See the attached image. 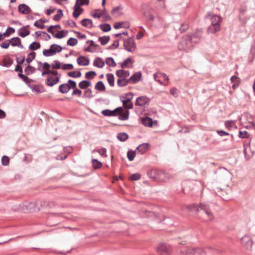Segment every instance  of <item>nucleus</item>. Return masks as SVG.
<instances>
[{
	"label": "nucleus",
	"instance_id": "obj_36",
	"mask_svg": "<svg viewBox=\"0 0 255 255\" xmlns=\"http://www.w3.org/2000/svg\"><path fill=\"white\" fill-rule=\"evenodd\" d=\"M107 77V81L108 82L109 84L111 87H114L115 86V77L112 73H108L106 75Z\"/></svg>",
	"mask_w": 255,
	"mask_h": 255
},
{
	"label": "nucleus",
	"instance_id": "obj_21",
	"mask_svg": "<svg viewBox=\"0 0 255 255\" xmlns=\"http://www.w3.org/2000/svg\"><path fill=\"white\" fill-rule=\"evenodd\" d=\"M169 179V175L162 171H160L158 182H166Z\"/></svg>",
	"mask_w": 255,
	"mask_h": 255
},
{
	"label": "nucleus",
	"instance_id": "obj_16",
	"mask_svg": "<svg viewBox=\"0 0 255 255\" xmlns=\"http://www.w3.org/2000/svg\"><path fill=\"white\" fill-rule=\"evenodd\" d=\"M55 46H56V44H53L50 46L49 49H44L42 52L43 55L46 57H49L56 54V51L53 50V47Z\"/></svg>",
	"mask_w": 255,
	"mask_h": 255
},
{
	"label": "nucleus",
	"instance_id": "obj_39",
	"mask_svg": "<svg viewBox=\"0 0 255 255\" xmlns=\"http://www.w3.org/2000/svg\"><path fill=\"white\" fill-rule=\"evenodd\" d=\"M95 89L100 91H104L106 90V87L103 83V82L101 81L98 82L95 86Z\"/></svg>",
	"mask_w": 255,
	"mask_h": 255
},
{
	"label": "nucleus",
	"instance_id": "obj_43",
	"mask_svg": "<svg viewBox=\"0 0 255 255\" xmlns=\"http://www.w3.org/2000/svg\"><path fill=\"white\" fill-rule=\"evenodd\" d=\"M41 46L40 43L34 41L31 43L28 48L30 50H35L39 49Z\"/></svg>",
	"mask_w": 255,
	"mask_h": 255
},
{
	"label": "nucleus",
	"instance_id": "obj_64",
	"mask_svg": "<svg viewBox=\"0 0 255 255\" xmlns=\"http://www.w3.org/2000/svg\"><path fill=\"white\" fill-rule=\"evenodd\" d=\"M204 253V251L199 248H195L194 252H193V255H201Z\"/></svg>",
	"mask_w": 255,
	"mask_h": 255
},
{
	"label": "nucleus",
	"instance_id": "obj_59",
	"mask_svg": "<svg viewBox=\"0 0 255 255\" xmlns=\"http://www.w3.org/2000/svg\"><path fill=\"white\" fill-rule=\"evenodd\" d=\"M140 178L141 175L138 173L132 174L129 177V179L132 181L138 180Z\"/></svg>",
	"mask_w": 255,
	"mask_h": 255
},
{
	"label": "nucleus",
	"instance_id": "obj_17",
	"mask_svg": "<svg viewBox=\"0 0 255 255\" xmlns=\"http://www.w3.org/2000/svg\"><path fill=\"white\" fill-rule=\"evenodd\" d=\"M130 26L129 23L128 21H121L115 23L114 27L115 29H119L121 28H128Z\"/></svg>",
	"mask_w": 255,
	"mask_h": 255
},
{
	"label": "nucleus",
	"instance_id": "obj_1",
	"mask_svg": "<svg viewBox=\"0 0 255 255\" xmlns=\"http://www.w3.org/2000/svg\"><path fill=\"white\" fill-rule=\"evenodd\" d=\"M187 208L191 212L196 214L200 213L201 215H203L204 220L207 221H212L214 219V215L210 208L209 205L206 203L193 204L188 205Z\"/></svg>",
	"mask_w": 255,
	"mask_h": 255
},
{
	"label": "nucleus",
	"instance_id": "obj_29",
	"mask_svg": "<svg viewBox=\"0 0 255 255\" xmlns=\"http://www.w3.org/2000/svg\"><path fill=\"white\" fill-rule=\"evenodd\" d=\"M105 64V62L100 57L96 58L93 62L94 66L97 67L98 68H103Z\"/></svg>",
	"mask_w": 255,
	"mask_h": 255
},
{
	"label": "nucleus",
	"instance_id": "obj_56",
	"mask_svg": "<svg viewBox=\"0 0 255 255\" xmlns=\"http://www.w3.org/2000/svg\"><path fill=\"white\" fill-rule=\"evenodd\" d=\"M96 151L98 153H99L101 156L106 157V152H107V149L105 148H102L98 149H95L93 150V152Z\"/></svg>",
	"mask_w": 255,
	"mask_h": 255
},
{
	"label": "nucleus",
	"instance_id": "obj_2",
	"mask_svg": "<svg viewBox=\"0 0 255 255\" xmlns=\"http://www.w3.org/2000/svg\"><path fill=\"white\" fill-rule=\"evenodd\" d=\"M222 22L221 17L217 15H213L211 18V25L208 28L209 33H215L220 30Z\"/></svg>",
	"mask_w": 255,
	"mask_h": 255
},
{
	"label": "nucleus",
	"instance_id": "obj_60",
	"mask_svg": "<svg viewBox=\"0 0 255 255\" xmlns=\"http://www.w3.org/2000/svg\"><path fill=\"white\" fill-rule=\"evenodd\" d=\"M9 159L8 156H3L1 158L2 164L4 166H6L9 164Z\"/></svg>",
	"mask_w": 255,
	"mask_h": 255
},
{
	"label": "nucleus",
	"instance_id": "obj_23",
	"mask_svg": "<svg viewBox=\"0 0 255 255\" xmlns=\"http://www.w3.org/2000/svg\"><path fill=\"white\" fill-rule=\"evenodd\" d=\"M27 25L26 26H23L18 29V35L22 37H25V36L28 35L30 34V31L26 29V27H28Z\"/></svg>",
	"mask_w": 255,
	"mask_h": 255
},
{
	"label": "nucleus",
	"instance_id": "obj_57",
	"mask_svg": "<svg viewBox=\"0 0 255 255\" xmlns=\"http://www.w3.org/2000/svg\"><path fill=\"white\" fill-rule=\"evenodd\" d=\"M96 75L95 71H89L86 73L85 77L86 79H93Z\"/></svg>",
	"mask_w": 255,
	"mask_h": 255
},
{
	"label": "nucleus",
	"instance_id": "obj_46",
	"mask_svg": "<svg viewBox=\"0 0 255 255\" xmlns=\"http://www.w3.org/2000/svg\"><path fill=\"white\" fill-rule=\"evenodd\" d=\"M35 56L36 53L35 52H31L29 53L27 58L25 60L28 64H29L35 58Z\"/></svg>",
	"mask_w": 255,
	"mask_h": 255
},
{
	"label": "nucleus",
	"instance_id": "obj_49",
	"mask_svg": "<svg viewBox=\"0 0 255 255\" xmlns=\"http://www.w3.org/2000/svg\"><path fill=\"white\" fill-rule=\"evenodd\" d=\"M81 74L80 71H71L67 73L69 77L72 78H79L81 76Z\"/></svg>",
	"mask_w": 255,
	"mask_h": 255
},
{
	"label": "nucleus",
	"instance_id": "obj_40",
	"mask_svg": "<svg viewBox=\"0 0 255 255\" xmlns=\"http://www.w3.org/2000/svg\"><path fill=\"white\" fill-rule=\"evenodd\" d=\"M98 40L102 45H105L110 41V36H101L99 37Z\"/></svg>",
	"mask_w": 255,
	"mask_h": 255
},
{
	"label": "nucleus",
	"instance_id": "obj_30",
	"mask_svg": "<svg viewBox=\"0 0 255 255\" xmlns=\"http://www.w3.org/2000/svg\"><path fill=\"white\" fill-rule=\"evenodd\" d=\"M129 112L128 110H126L124 112H123V111H120L119 112V119L121 121H126L128 120L129 118Z\"/></svg>",
	"mask_w": 255,
	"mask_h": 255
},
{
	"label": "nucleus",
	"instance_id": "obj_24",
	"mask_svg": "<svg viewBox=\"0 0 255 255\" xmlns=\"http://www.w3.org/2000/svg\"><path fill=\"white\" fill-rule=\"evenodd\" d=\"M13 60L8 56H4L2 61V65L4 67H9L13 63Z\"/></svg>",
	"mask_w": 255,
	"mask_h": 255
},
{
	"label": "nucleus",
	"instance_id": "obj_51",
	"mask_svg": "<svg viewBox=\"0 0 255 255\" xmlns=\"http://www.w3.org/2000/svg\"><path fill=\"white\" fill-rule=\"evenodd\" d=\"M78 43V40L75 38H70L67 42L68 45L74 46L76 45Z\"/></svg>",
	"mask_w": 255,
	"mask_h": 255
},
{
	"label": "nucleus",
	"instance_id": "obj_58",
	"mask_svg": "<svg viewBox=\"0 0 255 255\" xmlns=\"http://www.w3.org/2000/svg\"><path fill=\"white\" fill-rule=\"evenodd\" d=\"M88 98H91L93 97L92 95V92L91 89H88L84 92V94L83 96Z\"/></svg>",
	"mask_w": 255,
	"mask_h": 255
},
{
	"label": "nucleus",
	"instance_id": "obj_14",
	"mask_svg": "<svg viewBox=\"0 0 255 255\" xmlns=\"http://www.w3.org/2000/svg\"><path fill=\"white\" fill-rule=\"evenodd\" d=\"M116 75L119 77V79H127L129 75V72L123 69L118 70L116 71Z\"/></svg>",
	"mask_w": 255,
	"mask_h": 255
},
{
	"label": "nucleus",
	"instance_id": "obj_9",
	"mask_svg": "<svg viewBox=\"0 0 255 255\" xmlns=\"http://www.w3.org/2000/svg\"><path fill=\"white\" fill-rule=\"evenodd\" d=\"M160 170L157 169H152L147 171V175L151 180L157 181Z\"/></svg>",
	"mask_w": 255,
	"mask_h": 255
},
{
	"label": "nucleus",
	"instance_id": "obj_4",
	"mask_svg": "<svg viewBox=\"0 0 255 255\" xmlns=\"http://www.w3.org/2000/svg\"><path fill=\"white\" fill-rule=\"evenodd\" d=\"M157 251L161 255H170L172 252V249L169 245L161 244L157 247Z\"/></svg>",
	"mask_w": 255,
	"mask_h": 255
},
{
	"label": "nucleus",
	"instance_id": "obj_20",
	"mask_svg": "<svg viewBox=\"0 0 255 255\" xmlns=\"http://www.w3.org/2000/svg\"><path fill=\"white\" fill-rule=\"evenodd\" d=\"M77 62L79 65L87 66L89 65L90 61L85 56H81L77 59Z\"/></svg>",
	"mask_w": 255,
	"mask_h": 255
},
{
	"label": "nucleus",
	"instance_id": "obj_53",
	"mask_svg": "<svg viewBox=\"0 0 255 255\" xmlns=\"http://www.w3.org/2000/svg\"><path fill=\"white\" fill-rule=\"evenodd\" d=\"M18 76L19 78H20L26 84H28L30 83V81H31V80L30 79H29V78L23 75L22 73H18Z\"/></svg>",
	"mask_w": 255,
	"mask_h": 255
},
{
	"label": "nucleus",
	"instance_id": "obj_63",
	"mask_svg": "<svg viewBox=\"0 0 255 255\" xmlns=\"http://www.w3.org/2000/svg\"><path fill=\"white\" fill-rule=\"evenodd\" d=\"M119 45V40H115L113 44L108 47V49H116L118 47Z\"/></svg>",
	"mask_w": 255,
	"mask_h": 255
},
{
	"label": "nucleus",
	"instance_id": "obj_34",
	"mask_svg": "<svg viewBox=\"0 0 255 255\" xmlns=\"http://www.w3.org/2000/svg\"><path fill=\"white\" fill-rule=\"evenodd\" d=\"M132 63L133 61L132 59L128 57L126 58L125 60H124V61L122 63H121V66L122 68L130 67L131 66L128 65V64H132Z\"/></svg>",
	"mask_w": 255,
	"mask_h": 255
},
{
	"label": "nucleus",
	"instance_id": "obj_35",
	"mask_svg": "<svg viewBox=\"0 0 255 255\" xmlns=\"http://www.w3.org/2000/svg\"><path fill=\"white\" fill-rule=\"evenodd\" d=\"M129 83L128 79H118L117 80V85L120 87L126 86Z\"/></svg>",
	"mask_w": 255,
	"mask_h": 255
},
{
	"label": "nucleus",
	"instance_id": "obj_45",
	"mask_svg": "<svg viewBox=\"0 0 255 255\" xmlns=\"http://www.w3.org/2000/svg\"><path fill=\"white\" fill-rule=\"evenodd\" d=\"M105 62L108 66L110 67H114L117 65L116 63L112 57L107 58Z\"/></svg>",
	"mask_w": 255,
	"mask_h": 255
},
{
	"label": "nucleus",
	"instance_id": "obj_5",
	"mask_svg": "<svg viewBox=\"0 0 255 255\" xmlns=\"http://www.w3.org/2000/svg\"><path fill=\"white\" fill-rule=\"evenodd\" d=\"M124 48L129 52H133L136 48L135 43L132 38H129L127 40H124Z\"/></svg>",
	"mask_w": 255,
	"mask_h": 255
},
{
	"label": "nucleus",
	"instance_id": "obj_22",
	"mask_svg": "<svg viewBox=\"0 0 255 255\" xmlns=\"http://www.w3.org/2000/svg\"><path fill=\"white\" fill-rule=\"evenodd\" d=\"M141 76V74L140 72L134 73L128 79L130 83L133 84L136 83L139 81Z\"/></svg>",
	"mask_w": 255,
	"mask_h": 255
},
{
	"label": "nucleus",
	"instance_id": "obj_26",
	"mask_svg": "<svg viewBox=\"0 0 255 255\" xmlns=\"http://www.w3.org/2000/svg\"><path fill=\"white\" fill-rule=\"evenodd\" d=\"M81 24L82 26L89 28L94 27L92 20L88 18H85L82 19L81 21Z\"/></svg>",
	"mask_w": 255,
	"mask_h": 255
},
{
	"label": "nucleus",
	"instance_id": "obj_44",
	"mask_svg": "<svg viewBox=\"0 0 255 255\" xmlns=\"http://www.w3.org/2000/svg\"><path fill=\"white\" fill-rule=\"evenodd\" d=\"M90 0H76L74 5L81 7V6L89 4Z\"/></svg>",
	"mask_w": 255,
	"mask_h": 255
},
{
	"label": "nucleus",
	"instance_id": "obj_31",
	"mask_svg": "<svg viewBox=\"0 0 255 255\" xmlns=\"http://www.w3.org/2000/svg\"><path fill=\"white\" fill-rule=\"evenodd\" d=\"M148 146V143H143L138 145L136 148V150L141 154H143L146 151Z\"/></svg>",
	"mask_w": 255,
	"mask_h": 255
},
{
	"label": "nucleus",
	"instance_id": "obj_32",
	"mask_svg": "<svg viewBox=\"0 0 255 255\" xmlns=\"http://www.w3.org/2000/svg\"><path fill=\"white\" fill-rule=\"evenodd\" d=\"M74 11L73 12V16L75 18H78L81 13L83 11V8L81 7L74 5L73 7Z\"/></svg>",
	"mask_w": 255,
	"mask_h": 255
},
{
	"label": "nucleus",
	"instance_id": "obj_27",
	"mask_svg": "<svg viewBox=\"0 0 255 255\" xmlns=\"http://www.w3.org/2000/svg\"><path fill=\"white\" fill-rule=\"evenodd\" d=\"M122 8V6L120 5L115 7L112 10L111 13L115 16L118 17L123 14V12L121 11Z\"/></svg>",
	"mask_w": 255,
	"mask_h": 255
},
{
	"label": "nucleus",
	"instance_id": "obj_6",
	"mask_svg": "<svg viewBox=\"0 0 255 255\" xmlns=\"http://www.w3.org/2000/svg\"><path fill=\"white\" fill-rule=\"evenodd\" d=\"M202 30L197 29L195 32H193L192 34H188L192 41V43H198L202 38Z\"/></svg>",
	"mask_w": 255,
	"mask_h": 255
},
{
	"label": "nucleus",
	"instance_id": "obj_15",
	"mask_svg": "<svg viewBox=\"0 0 255 255\" xmlns=\"http://www.w3.org/2000/svg\"><path fill=\"white\" fill-rule=\"evenodd\" d=\"M158 77H161L167 81L169 80V78L166 74L161 72L155 73L154 74V78L155 81L158 82L161 85H163V83L160 79H158Z\"/></svg>",
	"mask_w": 255,
	"mask_h": 255
},
{
	"label": "nucleus",
	"instance_id": "obj_12",
	"mask_svg": "<svg viewBox=\"0 0 255 255\" xmlns=\"http://www.w3.org/2000/svg\"><path fill=\"white\" fill-rule=\"evenodd\" d=\"M24 212H33L36 210V203L34 202H30L26 205H24L22 207Z\"/></svg>",
	"mask_w": 255,
	"mask_h": 255
},
{
	"label": "nucleus",
	"instance_id": "obj_10",
	"mask_svg": "<svg viewBox=\"0 0 255 255\" xmlns=\"http://www.w3.org/2000/svg\"><path fill=\"white\" fill-rule=\"evenodd\" d=\"M18 11L23 14H27L31 12L30 8L25 4H20L18 6Z\"/></svg>",
	"mask_w": 255,
	"mask_h": 255
},
{
	"label": "nucleus",
	"instance_id": "obj_52",
	"mask_svg": "<svg viewBox=\"0 0 255 255\" xmlns=\"http://www.w3.org/2000/svg\"><path fill=\"white\" fill-rule=\"evenodd\" d=\"M63 11L59 9L58 10V13L54 16L53 19L56 21H59L63 16Z\"/></svg>",
	"mask_w": 255,
	"mask_h": 255
},
{
	"label": "nucleus",
	"instance_id": "obj_18",
	"mask_svg": "<svg viewBox=\"0 0 255 255\" xmlns=\"http://www.w3.org/2000/svg\"><path fill=\"white\" fill-rule=\"evenodd\" d=\"M144 17L146 18V20L148 21V22L152 24L153 22L154 21L155 17L153 13V11L151 10L149 12H144Z\"/></svg>",
	"mask_w": 255,
	"mask_h": 255
},
{
	"label": "nucleus",
	"instance_id": "obj_38",
	"mask_svg": "<svg viewBox=\"0 0 255 255\" xmlns=\"http://www.w3.org/2000/svg\"><path fill=\"white\" fill-rule=\"evenodd\" d=\"M117 138L121 141H125L128 138V134L126 132H121L117 134Z\"/></svg>",
	"mask_w": 255,
	"mask_h": 255
},
{
	"label": "nucleus",
	"instance_id": "obj_7",
	"mask_svg": "<svg viewBox=\"0 0 255 255\" xmlns=\"http://www.w3.org/2000/svg\"><path fill=\"white\" fill-rule=\"evenodd\" d=\"M242 245L247 250L252 249L253 242L249 236L245 235L241 239Z\"/></svg>",
	"mask_w": 255,
	"mask_h": 255
},
{
	"label": "nucleus",
	"instance_id": "obj_62",
	"mask_svg": "<svg viewBox=\"0 0 255 255\" xmlns=\"http://www.w3.org/2000/svg\"><path fill=\"white\" fill-rule=\"evenodd\" d=\"M101 11V9H96L94 10V13H93L92 14V16L95 18H100L102 17V14H100V13H98V12H99Z\"/></svg>",
	"mask_w": 255,
	"mask_h": 255
},
{
	"label": "nucleus",
	"instance_id": "obj_54",
	"mask_svg": "<svg viewBox=\"0 0 255 255\" xmlns=\"http://www.w3.org/2000/svg\"><path fill=\"white\" fill-rule=\"evenodd\" d=\"M135 155V151L132 150H129L127 153V157L128 158V159L129 161H132L134 159Z\"/></svg>",
	"mask_w": 255,
	"mask_h": 255
},
{
	"label": "nucleus",
	"instance_id": "obj_8",
	"mask_svg": "<svg viewBox=\"0 0 255 255\" xmlns=\"http://www.w3.org/2000/svg\"><path fill=\"white\" fill-rule=\"evenodd\" d=\"M126 96H130V98H127L126 100H121L123 106L125 108L127 109H131L133 108V104L130 102L133 98V94L132 93L129 92L126 94Z\"/></svg>",
	"mask_w": 255,
	"mask_h": 255
},
{
	"label": "nucleus",
	"instance_id": "obj_55",
	"mask_svg": "<svg viewBox=\"0 0 255 255\" xmlns=\"http://www.w3.org/2000/svg\"><path fill=\"white\" fill-rule=\"evenodd\" d=\"M123 111V108L122 107H118L115 110L111 111V116H114L116 117L117 116H119V113L118 112L122 111Z\"/></svg>",
	"mask_w": 255,
	"mask_h": 255
},
{
	"label": "nucleus",
	"instance_id": "obj_47",
	"mask_svg": "<svg viewBox=\"0 0 255 255\" xmlns=\"http://www.w3.org/2000/svg\"><path fill=\"white\" fill-rule=\"evenodd\" d=\"M68 33L67 30H61L59 31L57 33L55 34L54 35V37L58 39H61L65 36V35Z\"/></svg>",
	"mask_w": 255,
	"mask_h": 255
},
{
	"label": "nucleus",
	"instance_id": "obj_48",
	"mask_svg": "<svg viewBox=\"0 0 255 255\" xmlns=\"http://www.w3.org/2000/svg\"><path fill=\"white\" fill-rule=\"evenodd\" d=\"M35 70H36V69L34 67L29 65L25 69L24 72L27 75H29L32 73H34Z\"/></svg>",
	"mask_w": 255,
	"mask_h": 255
},
{
	"label": "nucleus",
	"instance_id": "obj_28",
	"mask_svg": "<svg viewBox=\"0 0 255 255\" xmlns=\"http://www.w3.org/2000/svg\"><path fill=\"white\" fill-rule=\"evenodd\" d=\"M141 124L145 127H151L152 126L153 121L152 119L148 117H145L142 118Z\"/></svg>",
	"mask_w": 255,
	"mask_h": 255
},
{
	"label": "nucleus",
	"instance_id": "obj_50",
	"mask_svg": "<svg viewBox=\"0 0 255 255\" xmlns=\"http://www.w3.org/2000/svg\"><path fill=\"white\" fill-rule=\"evenodd\" d=\"M189 28V25L187 23H182L180 26L178 28V30L180 33L186 31Z\"/></svg>",
	"mask_w": 255,
	"mask_h": 255
},
{
	"label": "nucleus",
	"instance_id": "obj_37",
	"mask_svg": "<svg viewBox=\"0 0 255 255\" xmlns=\"http://www.w3.org/2000/svg\"><path fill=\"white\" fill-rule=\"evenodd\" d=\"M79 87L81 89H85L91 85V82L87 80H83L79 83Z\"/></svg>",
	"mask_w": 255,
	"mask_h": 255
},
{
	"label": "nucleus",
	"instance_id": "obj_61",
	"mask_svg": "<svg viewBox=\"0 0 255 255\" xmlns=\"http://www.w3.org/2000/svg\"><path fill=\"white\" fill-rule=\"evenodd\" d=\"M53 69H59L61 68V63L57 60L54 61V63L52 64Z\"/></svg>",
	"mask_w": 255,
	"mask_h": 255
},
{
	"label": "nucleus",
	"instance_id": "obj_41",
	"mask_svg": "<svg viewBox=\"0 0 255 255\" xmlns=\"http://www.w3.org/2000/svg\"><path fill=\"white\" fill-rule=\"evenodd\" d=\"M92 163L93 167L94 169H97L100 168L102 166V163L97 159H93L92 160Z\"/></svg>",
	"mask_w": 255,
	"mask_h": 255
},
{
	"label": "nucleus",
	"instance_id": "obj_42",
	"mask_svg": "<svg viewBox=\"0 0 255 255\" xmlns=\"http://www.w3.org/2000/svg\"><path fill=\"white\" fill-rule=\"evenodd\" d=\"M99 27L104 32H108L111 29V25L108 23L101 24Z\"/></svg>",
	"mask_w": 255,
	"mask_h": 255
},
{
	"label": "nucleus",
	"instance_id": "obj_11",
	"mask_svg": "<svg viewBox=\"0 0 255 255\" xmlns=\"http://www.w3.org/2000/svg\"><path fill=\"white\" fill-rule=\"evenodd\" d=\"M59 80L60 76L56 77L55 78H53L52 76H49L46 80V84L49 87H52L58 83Z\"/></svg>",
	"mask_w": 255,
	"mask_h": 255
},
{
	"label": "nucleus",
	"instance_id": "obj_3",
	"mask_svg": "<svg viewBox=\"0 0 255 255\" xmlns=\"http://www.w3.org/2000/svg\"><path fill=\"white\" fill-rule=\"evenodd\" d=\"M193 46V44L191 41L190 36L188 35L183 36L178 44V47L179 50L187 52Z\"/></svg>",
	"mask_w": 255,
	"mask_h": 255
},
{
	"label": "nucleus",
	"instance_id": "obj_25",
	"mask_svg": "<svg viewBox=\"0 0 255 255\" xmlns=\"http://www.w3.org/2000/svg\"><path fill=\"white\" fill-rule=\"evenodd\" d=\"M70 90V87L68 83L61 84L59 87V91L62 94L67 93Z\"/></svg>",
	"mask_w": 255,
	"mask_h": 255
},
{
	"label": "nucleus",
	"instance_id": "obj_19",
	"mask_svg": "<svg viewBox=\"0 0 255 255\" xmlns=\"http://www.w3.org/2000/svg\"><path fill=\"white\" fill-rule=\"evenodd\" d=\"M9 42L13 46H19L21 48H23V46L21 43V39L18 37H14L9 40Z\"/></svg>",
	"mask_w": 255,
	"mask_h": 255
},
{
	"label": "nucleus",
	"instance_id": "obj_13",
	"mask_svg": "<svg viewBox=\"0 0 255 255\" xmlns=\"http://www.w3.org/2000/svg\"><path fill=\"white\" fill-rule=\"evenodd\" d=\"M148 103V99L145 97H139L136 99L135 105L136 106H144Z\"/></svg>",
	"mask_w": 255,
	"mask_h": 255
},
{
	"label": "nucleus",
	"instance_id": "obj_33",
	"mask_svg": "<svg viewBox=\"0 0 255 255\" xmlns=\"http://www.w3.org/2000/svg\"><path fill=\"white\" fill-rule=\"evenodd\" d=\"M195 248H186L180 251L182 255H193Z\"/></svg>",
	"mask_w": 255,
	"mask_h": 255
}]
</instances>
